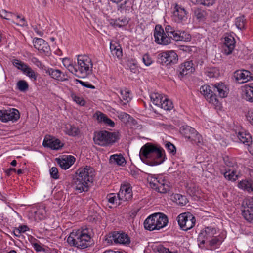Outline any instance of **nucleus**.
I'll return each instance as SVG.
<instances>
[{
    "label": "nucleus",
    "mask_w": 253,
    "mask_h": 253,
    "mask_svg": "<svg viewBox=\"0 0 253 253\" xmlns=\"http://www.w3.org/2000/svg\"><path fill=\"white\" fill-rule=\"evenodd\" d=\"M65 131L69 135L75 136L78 134L79 129L74 126L69 124L66 126Z\"/></svg>",
    "instance_id": "f704fd0d"
},
{
    "label": "nucleus",
    "mask_w": 253,
    "mask_h": 253,
    "mask_svg": "<svg viewBox=\"0 0 253 253\" xmlns=\"http://www.w3.org/2000/svg\"><path fill=\"white\" fill-rule=\"evenodd\" d=\"M24 74L29 77L33 81H36L38 77V73L35 72L31 67L29 66L26 70L23 72Z\"/></svg>",
    "instance_id": "58836bf2"
},
{
    "label": "nucleus",
    "mask_w": 253,
    "mask_h": 253,
    "mask_svg": "<svg viewBox=\"0 0 253 253\" xmlns=\"http://www.w3.org/2000/svg\"><path fill=\"white\" fill-rule=\"evenodd\" d=\"M107 198L108 202L111 204H114L115 201H117L118 197L114 193H111L107 195Z\"/></svg>",
    "instance_id": "69168bd1"
},
{
    "label": "nucleus",
    "mask_w": 253,
    "mask_h": 253,
    "mask_svg": "<svg viewBox=\"0 0 253 253\" xmlns=\"http://www.w3.org/2000/svg\"><path fill=\"white\" fill-rule=\"evenodd\" d=\"M29 230L26 225H21L18 228H15L13 230V233L16 237H20L22 233H24Z\"/></svg>",
    "instance_id": "c03bdc74"
},
{
    "label": "nucleus",
    "mask_w": 253,
    "mask_h": 253,
    "mask_svg": "<svg viewBox=\"0 0 253 253\" xmlns=\"http://www.w3.org/2000/svg\"><path fill=\"white\" fill-rule=\"evenodd\" d=\"M164 150L160 147L151 143H146L140 149L139 156L141 160L150 166L162 164L165 156Z\"/></svg>",
    "instance_id": "f257e3e1"
},
{
    "label": "nucleus",
    "mask_w": 253,
    "mask_h": 253,
    "mask_svg": "<svg viewBox=\"0 0 253 253\" xmlns=\"http://www.w3.org/2000/svg\"><path fill=\"white\" fill-rule=\"evenodd\" d=\"M194 14L197 19L200 21H203L205 19L206 12L204 10L197 8L194 10Z\"/></svg>",
    "instance_id": "e433bc0d"
},
{
    "label": "nucleus",
    "mask_w": 253,
    "mask_h": 253,
    "mask_svg": "<svg viewBox=\"0 0 253 253\" xmlns=\"http://www.w3.org/2000/svg\"><path fill=\"white\" fill-rule=\"evenodd\" d=\"M117 197L119 201H129L132 198V187L130 184H126L122 185L119 193L117 194Z\"/></svg>",
    "instance_id": "2eb2a0df"
},
{
    "label": "nucleus",
    "mask_w": 253,
    "mask_h": 253,
    "mask_svg": "<svg viewBox=\"0 0 253 253\" xmlns=\"http://www.w3.org/2000/svg\"><path fill=\"white\" fill-rule=\"evenodd\" d=\"M195 70L192 61H188L181 64L179 67L178 72L182 76L191 74Z\"/></svg>",
    "instance_id": "412c9836"
},
{
    "label": "nucleus",
    "mask_w": 253,
    "mask_h": 253,
    "mask_svg": "<svg viewBox=\"0 0 253 253\" xmlns=\"http://www.w3.org/2000/svg\"><path fill=\"white\" fill-rule=\"evenodd\" d=\"M94 172V169L89 166L78 169L73 179V187L75 190L78 193L87 192L89 184L93 182Z\"/></svg>",
    "instance_id": "f03ea898"
},
{
    "label": "nucleus",
    "mask_w": 253,
    "mask_h": 253,
    "mask_svg": "<svg viewBox=\"0 0 253 253\" xmlns=\"http://www.w3.org/2000/svg\"><path fill=\"white\" fill-rule=\"evenodd\" d=\"M215 93H218V96L221 98H224L227 96V88L222 83L215 84L212 86ZM217 95V94H216Z\"/></svg>",
    "instance_id": "5701e85b"
},
{
    "label": "nucleus",
    "mask_w": 253,
    "mask_h": 253,
    "mask_svg": "<svg viewBox=\"0 0 253 253\" xmlns=\"http://www.w3.org/2000/svg\"><path fill=\"white\" fill-rule=\"evenodd\" d=\"M72 97L74 101L81 106H84L85 104V101L82 98L75 95H72Z\"/></svg>",
    "instance_id": "6e6d98bb"
},
{
    "label": "nucleus",
    "mask_w": 253,
    "mask_h": 253,
    "mask_svg": "<svg viewBox=\"0 0 253 253\" xmlns=\"http://www.w3.org/2000/svg\"><path fill=\"white\" fill-rule=\"evenodd\" d=\"M233 77L239 83H246L253 80V74L246 70L236 71L234 73Z\"/></svg>",
    "instance_id": "f3484780"
},
{
    "label": "nucleus",
    "mask_w": 253,
    "mask_h": 253,
    "mask_svg": "<svg viewBox=\"0 0 253 253\" xmlns=\"http://www.w3.org/2000/svg\"><path fill=\"white\" fill-rule=\"evenodd\" d=\"M224 175V177L228 180L235 181L237 178V175L235 174V172L234 170H231L229 169L226 170L225 172H221Z\"/></svg>",
    "instance_id": "79ce46f5"
},
{
    "label": "nucleus",
    "mask_w": 253,
    "mask_h": 253,
    "mask_svg": "<svg viewBox=\"0 0 253 253\" xmlns=\"http://www.w3.org/2000/svg\"><path fill=\"white\" fill-rule=\"evenodd\" d=\"M154 36L155 42L159 44L166 45L170 43V38L168 36L162 27L160 25L155 26Z\"/></svg>",
    "instance_id": "9b49d317"
},
{
    "label": "nucleus",
    "mask_w": 253,
    "mask_h": 253,
    "mask_svg": "<svg viewBox=\"0 0 253 253\" xmlns=\"http://www.w3.org/2000/svg\"><path fill=\"white\" fill-rule=\"evenodd\" d=\"M67 68L68 69L69 72H70L72 74H74L77 77L79 78H82V76L78 74V73L79 72L77 65H73L72 63H71L69 66H68L67 67Z\"/></svg>",
    "instance_id": "de8ad7c7"
},
{
    "label": "nucleus",
    "mask_w": 253,
    "mask_h": 253,
    "mask_svg": "<svg viewBox=\"0 0 253 253\" xmlns=\"http://www.w3.org/2000/svg\"><path fill=\"white\" fill-rule=\"evenodd\" d=\"M112 54L113 56H116L118 59H120L123 55L121 47L119 45H118L117 48L112 51Z\"/></svg>",
    "instance_id": "13d9d810"
},
{
    "label": "nucleus",
    "mask_w": 253,
    "mask_h": 253,
    "mask_svg": "<svg viewBox=\"0 0 253 253\" xmlns=\"http://www.w3.org/2000/svg\"><path fill=\"white\" fill-rule=\"evenodd\" d=\"M205 74L209 78H214L217 77L218 72L215 68H210L205 71Z\"/></svg>",
    "instance_id": "09e8293b"
},
{
    "label": "nucleus",
    "mask_w": 253,
    "mask_h": 253,
    "mask_svg": "<svg viewBox=\"0 0 253 253\" xmlns=\"http://www.w3.org/2000/svg\"><path fill=\"white\" fill-rule=\"evenodd\" d=\"M180 132L192 143L199 145L202 142V138L200 134L193 128L188 126H182L180 128Z\"/></svg>",
    "instance_id": "0eeeda50"
},
{
    "label": "nucleus",
    "mask_w": 253,
    "mask_h": 253,
    "mask_svg": "<svg viewBox=\"0 0 253 253\" xmlns=\"http://www.w3.org/2000/svg\"><path fill=\"white\" fill-rule=\"evenodd\" d=\"M116 232L110 233L105 236V241L108 244H113L116 243Z\"/></svg>",
    "instance_id": "49530a36"
},
{
    "label": "nucleus",
    "mask_w": 253,
    "mask_h": 253,
    "mask_svg": "<svg viewBox=\"0 0 253 253\" xmlns=\"http://www.w3.org/2000/svg\"><path fill=\"white\" fill-rule=\"evenodd\" d=\"M237 136L239 140L246 145L249 146L252 143V137L248 132H239Z\"/></svg>",
    "instance_id": "bb28decb"
},
{
    "label": "nucleus",
    "mask_w": 253,
    "mask_h": 253,
    "mask_svg": "<svg viewBox=\"0 0 253 253\" xmlns=\"http://www.w3.org/2000/svg\"><path fill=\"white\" fill-rule=\"evenodd\" d=\"M0 16L4 19H9L13 16V15L9 12H8L5 10H2L0 11Z\"/></svg>",
    "instance_id": "e2e57ef3"
},
{
    "label": "nucleus",
    "mask_w": 253,
    "mask_h": 253,
    "mask_svg": "<svg viewBox=\"0 0 253 253\" xmlns=\"http://www.w3.org/2000/svg\"><path fill=\"white\" fill-rule=\"evenodd\" d=\"M140 170L137 168L130 169V174L134 178H136L139 175Z\"/></svg>",
    "instance_id": "774afa93"
},
{
    "label": "nucleus",
    "mask_w": 253,
    "mask_h": 253,
    "mask_svg": "<svg viewBox=\"0 0 253 253\" xmlns=\"http://www.w3.org/2000/svg\"><path fill=\"white\" fill-rule=\"evenodd\" d=\"M77 64L79 72L82 78L92 74L93 64L89 57L85 55H78Z\"/></svg>",
    "instance_id": "423d86ee"
},
{
    "label": "nucleus",
    "mask_w": 253,
    "mask_h": 253,
    "mask_svg": "<svg viewBox=\"0 0 253 253\" xmlns=\"http://www.w3.org/2000/svg\"><path fill=\"white\" fill-rule=\"evenodd\" d=\"M177 220L180 228L184 231L192 228L196 221L195 217L190 212L181 213L177 216Z\"/></svg>",
    "instance_id": "6e6552de"
},
{
    "label": "nucleus",
    "mask_w": 253,
    "mask_h": 253,
    "mask_svg": "<svg viewBox=\"0 0 253 253\" xmlns=\"http://www.w3.org/2000/svg\"><path fill=\"white\" fill-rule=\"evenodd\" d=\"M46 73L50 75L52 78L59 81L63 82L68 81L67 74L62 72L58 69H53L52 68L48 69Z\"/></svg>",
    "instance_id": "4be33fe9"
},
{
    "label": "nucleus",
    "mask_w": 253,
    "mask_h": 253,
    "mask_svg": "<svg viewBox=\"0 0 253 253\" xmlns=\"http://www.w3.org/2000/svg\"><path fill=\"white\" fill-rule=\"evenodd\" d=\"M159 253H177V252H171L169 249L164 247L162 245H159L157 248Z\"/></svg>",
    "instance_id": "4d7b16f0"
},
{
    "label": "nucleus",
    "mask_w": 253,
    "mask_h": 253,
    "mask_svg": "<svg viewBox=\"0 0 253 253\" xmlns=\"http://www.w3.org/2000/svg\"><path fill=\"white\" fill-rule=\"evenodd\" d=\"M174 8L173 16L176 22L179 23L187 20V12L182 6L175 4Z\"/></svg>",
    "instance_id": "aec40b11"
},
{
    "label": "nucleus",
    "mask_w": 253,
    "mask_h": 253,
    "mask_svg": "<svg viewBox=\"0 0 253 253\" xmlns=\"http://www.w3.org/2000/svg\"><path fill=\"white\" fill-rule=\"evenodd\" d=\"M235 39L232 36L225 37L224 45H235Z\"/></svg>",
    "instance_id": "864d4df0"
},
{
    "label": "nucleus",
    "mask_w": 253,
    "mask_h": 253,
    "mask_svg": "<svg viewBox=\"0 0 253 253\" xmlns=\"http://www.w3.org/2000/svg\"><path fill=\"white\" fill-rule=\"evenodd\" d=\"M166 147L168 149L169 152L172 154L176 153V148L175 146L169 142H168L166 144Z\"/></svg>",
    "instance_id": "052dcab7"
},
{
    "label": "nucleus",
    "mask_w": 253,
    "mask_h": 253,
    "mask_svg": "<svg viewBox=\"0 0 253 253\" xmlns=\"http://www.w3.org/2000/svg\"><path fill=\"white\" fill-rule=\"evenodd\" d=\"M120 93L122 95L123 99L124 100H126L127 102H128V99L129 98V94L130 92L129 91L127 90L126 89L125 90H121Z\"/></svg>",
    "instance_id": "0e129e2a"
},
{
    "label": "nucleus",
    "mask_w": 253,
    "mask_h": 253,
    "mask_svg": "<svg viewBox=\"0 0 253 253\" xmlns=\"http://www.w3.org/2000/svg\"><path fill=\"white\" fill-rule=\"evenodd\" d=\"M57 160L58 164L62 169H67L69 168V167H70V165L69 164L68 162H67V160L65 158L62 159H57Z\"/></svg>",
    "instance_id": "3c124183"
},
{
    "label": "nucleus",
    "mask_w": 253,
    "mask_h": 253,
    "mask_svg": "<svg viewBox=\"0 0 253 253\" xmlns=\"http://www.w3.org/2000/svg\"><path fill=\"white\" fill-rule=\"evenodd\" d=\"M109 163L111 164H116L118 166H124L126 161L121 154H114L110 157Z\"/></svg>",
    "instance_id": "a878e982"
},
{
    "label": "nucleus",
    "mask_w": 253,
    "mask_h": 253,
    "mask_svg": "<svg viewBox=\"0 0 253 253\" xmlns=\"http://www.w3.org/2000/svg\"><path fill=\"white\" fill-rule=\"evenodd\" d=\"M194 4H200L206 6L212 5L214 3V0H190Z\"/></svg>",
    "instance_id": "a19ab883"
},
{
    "label": "nucleus",
    "mask_w": 253,
    "mask_h": 253,
    "mask_svg": "<svg viewBox=\"0 0 253 253\" xmlns=\"http://www.w3.org/2000/svg\"><path fill=\"white\" fill-rule=\"evenodd\" d=\"M128 23L127 19L125 18H118L117 19H111L110 24L113 27H122L126 25Z\"/></svg>",
    "instance_id": "c756f323"
},
{
    "label": "nucleus",
    "mask_w": 253,
    "mask_h": 253,
    "mask_svg": "<svg viewBox=\"0 0 253 253\" xmlns=\"http://www.w3.org/2000/svg\"><path fill=\"white\" fill-rule=\"evenodd\" d=\"M165 31L168 36L170 38V42L171 39L176 41H185L186 39H191L189 34H187L184 31L175 30L173 27L170 25H167L165 27Z\"/></svg>",
    "instance_id": "1a4fd4ad"
},
{
    "label": "nucleus",
    "mask_w": 253,
    "mask_h": 253,
    "mask_svg": "<svg viewBox=\"0 0 253 253\" xmlns=\"http://www.w3.org/2000/svg\"><path fill=\"white\" fill-rule=\"evenodd\" d=\"M17 87L20 91L24 92L28 89L29 85L25 80H20L17 83Z\"/></svg>",
    "instance_id": "37998d69"
},
{
    "label": "nucleus",
    "mask_w": 253,
    "mask_h": 253,
    "mask_svg": "<svg viewBox=\"0 0 253 253\" xmlns=\"http://www.w3.org/2000/svg\"><path fill=\"white\" fill-rule=\"evenodd\" d=\"M238 187L249 193L253 192V182L251 180H242L239 182Z\"/></svg>",
    "instance_id": "cd10ccee"
},
{
    "label": "nucleus",
    "mask_w": 253,
    "mask_h": 253,
    "mask_svg": "<svg viewBox=\"0 0 253 253\" xmlns=\"http://www.w3.org/2000/svg\"><path fill=\"white\" fill-rule=\"evenodd\" d=\"M159 107L165 110H170L173 108L172 102L166 97H164Z\"/></svg>",
    "instance_id": "473e14b6"
},
{
    "label": "nucleus",
    "mask_w": 253,
    "mask_h": 253,
    "mask_svg": "<svg viewBox=\"0 0 253 253\" xmlns=\"http://www.w3.org/2000/svg\"><path fill=\"white\" fill-rule=\"evenodd\" d=\"M113 3L118 4V10L122 12L127 10L128 6H126L128 0H110Z\"/></svg>",
    "instance_id": "c9c22d12"
},
{
    "label": "nucleus",
    "mask_w": 253,
    "mask_h": 253,
    "mask_svg": "<svg viewBox=\"0 0 253 253\" xmlns=\"http://www.w3.org/2000/svg\"><path fill=\"white\" fill-rule=\"evenodd\" d=\"M67 241L71 246L80 249L87 248L93 244L87 229L73 230L70 233Z\"/></svg>",
    "instance_id": "7ed1b4c3"
},
{
    "label": "nucleus",
    "mask_w": 253,
    "mask_h": 253,
    "mask_svg": "<svg viewBox=\"0 0 253 253\" xmlns=\"http://www.w3.org/2000/svg\"><path fill=\"white\" fill-rule=\"evenodd\" d=\"M173 200L174 201L181 206L185 205L188 202V200L185 196H183L180 194H174L173 195Z\"/></svg>",
    "instance_id": "72a5a7b5"
},
{
    "label": "nucleus",
    "mask_w": 253,
    "mask_h": 253,
    "mask_svg": "<svg viewBox=\"0 0 253 253\" xmlns=\"http://www.w3.org/2000/svg\"><path fill=\"white\" fill-rule=\"evenodd\" d=\"M246 24V20L244 16H240L236 18L235 25L236 27L240 30H243L245 29V25Z\"/></svg>",
    "instance_id": "4c0bfd02"
},
{
    "label": "nucleus",
    "mask_w": 253,
    "mask_h": 253,
    "mask_svg": "<svg viewBox=\"0 0 253 253\" xmlns=\"http://www.w3.org/2000/svg\"><path fill=\"white\" fill-rule=\"evenodd\" d=\"M235 45H223V49L225 54L228 55L231 54L234 49Z\"/></svg>",
    "instance_id": "603ef678"
},
{
    "label": "nucleus",
    "mask_w": 253,
    "mask_h": 253,
    "mask_svg": "<svg viewBox=\"0 0 253 253\" xmlns=\"http://www.w3.org/2000/svg\"><path fill=\"white\" fill-rule=\"evenodd\" d=\"M156 180L157 183H150V184L153 186V188H155L156 191L161 193H166L170 190L172 185L169 181L160 178L159 180L156 179Z\"/></svg>",
    "instance_id": "a211bd4d"
},
{
    "label": "nucleus",
    "mask_w": 253,
    "mask_h": 253,
    "mask_svg": "<svg viewBox=\"0 0 253 253\" xmlns=\"http://www.w3.org/2000/svg\"><path fill=\"white\" fill-rule=\"evenodd\" d=\"M243 97L247 101L253 102V90L246 86L243 90Z\"/></svg>",
    "instance_id": "2f4dec72"
},
{
    "label": "nucleus",
    "mask_w": 253,
    "mask_h": 253,
    "mask_svg": "<svg viewBox=\"0 0 253 253\" xmlns=\"http://www.w3.org/2000/svg\"><path fill=\"white\" fill-rule=\"evenodd\" d=\"M50 174L53 178L57 179L59 177L58 171L56 167H52L50 170Z\"/></svg>",
    "instance_id": "680f3d73"
},
{
    "label": "nucleus",
    "mask_w": 253,
    "mask_h": 253,
    "mask_svg": "<svg viewBox=\"0 0 253 253\" xmlns=\"http://www.w3.org/2000/svg\"><path fill=\"white\" fill-rule=\"evenodd\" d=\"M200 91L209 102L213 104H217L218 101L217 95L214 92L212 86L208 85H203L200 87Z\"/></svg>",
    "instance_id": "4468645a"
},
{
    "label": "nucleus",
    "mask_w": 253,
    "mask_h": 253,
    "mask_svg": "<svg viewBox=\"0 0 253 253\" xmlns=\"http://www.w3.org/2000/svg\"><path fill=\"white\" fill-rule=\"evenodd\" d=\"M35 213L37 215L41 216V218H43L45 217L46 214L45 207L43 205L40 206L37 210L35 211Z\"/></svg>",
    "instance_id": "a18cd8bd"
},
{
    "label": "nucleus",
    "mask_w": 253,
    "mask_h": 253,
    "mask_svg": "<svg viewBox=\"0 0 253 253\" xmlns=\"http://www.w3.org/2000/svg\"><path fill=\"white\" fill-rule=\"evenodd\" d=\"M246 117L248 121L253 125V110H250L248 112Z\"/></svg>",
    "instance_id": "338daca9"
},
{
    "label": "nucleus",
    "mask_w": 253,
    "mask_h": 253,
    "mask_svg": "<svg viewBox=\"0 0 253 253\" xmlns=\"http://www.w3.org/2000/svg\"><path fill=\"white\" fill-rule=\"evenodd\" d=\"M20 118V113L17 109L12 108L10 110H0V120L3 122L11 121L14 122Z\"/></svg>",
    "instance_id": "f8f14e48"
},
{
    "label": "nucleus",
    "mask_w": 253,
    "mask_h": 253,
    "mask_svg": "<svg viewBox=\"0 0 253 253\" xmlns=\"http://www.w3.org/2000/svg\"><path fill=\"white\" fill-rule=\"evenodd\" d=\"M150 97L153 104L159 107L164 98L162 94L158 93H151Z\"/></svg>",
    "instance_id": "7c9ffc66"
},
{
    "label": "nucleus",
    "mask_w": 253,
    "mask_h": 253,
    "mask_svg": "<svg viewBox=\"0 0 253 253\" xmlns=\"http://www.w3.org/2000/svg\"><path fill=\"white\" fill-rule=\"evenodd\" d=\"M33 44L34 47L41 53H44L46 55L49 53L50 47L48 43L43 39L38 38H34L33 40Z\"/></svg>",
    "instance_id": "6ab92c4d"
},
{
    "label": "nucleus",
    "mask_w": 253,
    "mask_h": 253,
    "mask_svg": "<svg viewBox=\"0 0 253 253\" xmlns=\"http://www.w3.org/2000/svg\"><path fill=\"white\" fill-rule=\"evenodd\" d=\"M200 233H203L206 239L208 240L214 237V235L216 234V230L214 228L207 227L205 228L204 231H202Z\"/></svg>",
    "instance_id": "c85d7f7f"
},
{
    "label": "nucleus",
    "mask_w": 253,
    "mask_h": 253,
    "mask_svg": "<svg viewBox=\"0 0 253 253\" xmlns=\"http://www.w3.org/2000/svg\"><path fill=\"white\" fill-rule=\"evenodd\" d=\"M118 117L122 122L125 123L129 122V120H130L129 119L131 117L129 114L125 112L118 113Z\"/></svg>",
    "instance_id": "8fccbe9b"
},
{
    "label": "nucleus",
    "mask_w": 253,
    "mask_h": 253,
    "mask_svg": "<svg viewBox=\"0 0 253 253\" xmlns=\"http://www.w3.org/2000/svg\"><path fill=\"white\" fill-rule=\"evenodd\" d=\"M116 243L124 245H128L130 243L129 236L125 233L116 232Z\"/></svg>",
    "instance_id": "393cba45"
},
{
    "label": "nucleus",
    "mask_w": 253,
    "mask_h": 253,
    "mask_svg": "<svg viewBox=\"0 0 253 253\" xmlns=\"http://www.w3.org/2000/svg\"><path fill=\"white\" fill-rule=\"evenodd\" d=\"M95 115L98 122L101 123H103L106 125L111 127H113L114 126V122L104 114L101 113V112L98 111L96 112Z\"/></svg>",
    "instance_id": "b1692460"
},
{
    "label": "nucleus",
    "mask_w": 253,
    "mask_h": 253,
    "mask_svg": "<svg viewBox=\"0 0 253 253\" xmlns=\"http://www.w3.org/2000/svg\"><path fill=\"white\" fill-rule=\"evenodd\" d=\"M119 138L118 132H111L101 130L94 134L93 141L95 144L104 147L113 145Z\"/></svg>",
    "instance_id": "39448f33"
},
{
    "label": "nucleus",
    "mask_w": 253,
    "mask_h": 253,
    "mask_svg": "<svg viewBox=\"0 0 253 253\" xmlns=\"http://www.w3.org/2000/svg\"><path fill=\"white\" fill-rule=\"evenodd\" d=\"M241 211L244 218L248 222L253 223V197L251 200L243 202Z\"/></svg>",
    "instance_id": "ddd939ff"
},
{
    "label": "nucleus",
    "mask_w": 253,
    "mask_h": 253,
    "mask_svg": "<svg viewBox=\"0 0 253 253\" xmlns=\"http://www.w3.org/2000/svg\"><path fill=\"white\" fill-rule=\"evenodd\" d=\"M221 241L217 237H213L212 239L209 241V245L211 247H214L220 244Z\"/></svg>",
    "instance_id": "bf43d9fd"
},
{
    "label": "nucleus",
    "mask_w": 253,
    "mask_h": 253,
    "mask_svg": "<svg viewBox=\"0 0 253 253\" xmlns=\"http://www.w3.org/2000/svg\"><path fill=\"white\" fill-rule=\"evenodd\" d=\"M178 59V56L174 51H168L158 54L157 62L162 65H168L171 63H176Z\"/></svg>",
    "instance_id": "9d476101"
},
{
    "label": "nucleus",
    "mask_w": 253,
    "mask_h": 253,
    "mask_svg": "<svg viewBox=\"0 0 253 253\" xmlns=\"http://www.w3.org/2000/svg\"><path fill=\"white\" fill-rule=\"evenodd\" d=\"M42 145L44 147L49 148L53 150H58L63 147V144L60 140L50 135H46Z\"/></svg>",
    "instance_id": "dca6fc26"
},
{
    "label": "nucleus",
    "mask_w": 253,
    "mask_h": 253,
    "mask_svg": "<svg viewBox=\"0 0 253 253\" xmlns=\"http://www.w3.org/2000/svg\"><path fill=\"white\" fill-rule=\"evenodd\" d=\"M143 62L147 66H150L152 63L153 61L148 54H145L142 58Z\"/></svg>",
    "instance_id": "5fc2aeb1"
},
{
    "label": "nucleus",
    "mask_w": 253,
    "mask_h": 253,
    "mask_svg": "<svg viewBox=\"0 0 253 253\" xmlns=\"http://www.w3.org/2000/svg\"><path fill=\"white\" fill-rule=\"evenodd\" d=\"M12 63L18 69L21 70L23 73L26 70L28 65L21 61L18 59H14L12 61Z\"/></svg>",
    "instance_id": "ea45409f"
},
{
    "label": "nucleus",
    "mask_w": 253,
    "mask_h": 253,
    "mask_svg": "<svg viewBox=\"0 0 253 253\" xmlns=\"http://www.w3.org/2000/svg\"><path fill=\"white\" fill-rule=\"evenodd\" d=\"M168 222L166 215L162 213H156L150 215L144 221V226L146 229L152 231L159 230L165 227Z\"/></svg>",
    "instance_id": "20e7f679"
}]
</instances>
